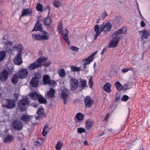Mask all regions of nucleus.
<instances>
[{
	"mask_svg": "<svg viewBox=\"0 0 150 150\" xmlns=\"http://www.w3.org/2000/svg\"><path fill=\"white\" fill-rule=\"evenodd\" d=\"M3 106L6 109H12L16 105V102L13 99L5 98L3 101Z\"/></svg>",
	"mask_w": 150,
	"mask_h": 150,
	"instance_id": "nucleus-1",
	"label": "nucleus"
},
{
	"mask_svg": "<svg viewBox=\"0 0 150 150\" xmlns=\"http://www.w3.org/2000/svg\"><path fill=\"white\" fill-rule=\"evenodd\" d=\"M29 103L28 99L26 98L24 99L20 100L18 103V108L21 112L26 110L27 106Z\"/></svg>",
	"mask_w": 150,
	"mask_h": 150,
	"instance_id": "nucleus-2",
	"label": "nucleus"
},
{
	"mask_svg": "<svg viewBox=\"0 0 150 150\" xmlns=\"http://www.w3.org/2000/svg\"><path fill=\"white\" fill-rule=\"evenodd\" d=\"M43 35L38 34H32V38L33 40L36 41H41L43 40H47L49 39V37L47 35L48 33L46 31H43L42 33Z\"/></svg>",
	"mask_w": 150,
	"mask_h": 150,
	"instance_id": "nucleus-3",
	"label": "nucleus"
},
{
	"mask_svg": "<svg viewBox=\"0 0 150 150\" xmlns=\"http://www.w3.org/2000/svg\"><path fill=\"white\" fill-rule=\"evenodd\" d=\"M42 81L43 84L44 85L48 84L50 86H55L57 84L55 81L51 80L50 77L47 74L43 76Z\"/></svg>",
	"mask_w": 150,
	"mask_h": 150,
	"instance_id": "nucleus-4",
	"label": "nucleus"
},
{
	"mask_svg": "<svg viewBox=\"0 0 150 150\" xmlns=\"http://www.w3.org/2000/svg\"><path fill=\"white\" fill-rule=\"evenodd\" d=\"M100 27L101 31H104V33L106 34L111 30L112 25L110 22H108L105 24L103 23L102 25H100Z\"/></svg>",
	"mask_w": 150,
	"mask_h": 150,
	"instance_id": "nucleus-5",
	"label": "nucleus"
},
{
	"mask_svg": "<svg viewBox=\"0 0 150 150\" xmlns=\"http://www.w3.org/2000/svg\"><path fill=\"white\" fill-rule=\"evenodd\" d=\"M70 90L71 91L76 90L79 86V81L75 78H71L70 80Z\"/></svg>",
	"mask_w": 150,
	"mask_h": 150,
	"instance_id": "nucleus-6",
	"label": "nucleus"
},
{
	"mask_svg": "<svg viewBox=\"0 0 150 150\" xmlns=\"http://www.w3.org/2000/svg\"><path fill=\"white\" fill-rule=\"evenodd\" d=\"M112 40L108 44V47L109 48L115 47L117 45L120 38V36H112Z\"/></svg>",
	"mask_w": 150,
	"mask_h": 150,
	"instance_id": "nucleus-7",
	"label": "nucleus"
},
{
	"mask_svg": "<svg viewBox=\"0 0 150 150\" xmlns=\"http://www.w3.org/2000/svg\"><path fill=\"white\" fill-rule=\"evenodd\" d=\"M12 124L14 128L18 130H22L23 127V124L20 121L18 120L14 121L13 122Z\"/></svg>",
	"mask_w": 150,
	"mask_h": 150,
	"instance_id": "nucleus-8",
	"label": "nucleus"
},
{
	"mask_svg": "<svg viewBox=\"0 0 150 150\" xmlns=\"http://www.w3.org/2000/svg\"><path fill=\"white\" fill-rule=\"evenodd\" d=\"M8 75L7 70L6 69L4 70L0 73V80L3 82L6 81L8 78Z\"/></svg>",
	"mask_w": 150,
	"mask_h": 150,
	"instance_id": "nucleus-9",
	"label": "nucleus"
},
{
	"mask_svg": "<svg viewBox=\"0 0 150 150\" xmlns=\"http://www.w3.org/2000/svg\"><path fill=\"white\" fill-rule=\"evenodd\" d=\"M68 30L67 29H65L63 31V32L62 33V39L67 45H69L70 42L68 36Z\"/></svg>",
	"mask_w": 150,
	"mask_h": 150,
	"instance_id": "nucleus-10",
	"label": "nucleus"
},
{
	"mask_svg": "<svg viewBox=\"0 0 150 150\" xmlns=\"http://www.w3.org/2000/svg\"><path fill=\"white\" fill-rule=\"evenodd\" d=\"M94 101L91 100L89 96H87L84 99V103L85 106L86 108H90L93 104Z\"/></svg>",
	"mask_w": 150,
	"mask_h": 150,
	"instance_id": "nucleus-11",
	"label": "nucleus"
},
{
	"mask_svg": "<svg viewBox=\"0 0 150 150\" xmlns=\"http://www.w3.org/2000/svg\"><path fill=\"white\" fill-rule=\"evenodd\" d=\"M28 71L27 69L23 68L19 71L18 75L21 79L25 78L28 75Z\"/></svg>",
	"mask_w": 150,
	"mask_h": 150,
	"instance_id": "nucleus-12",
	"label": "nucleus"
},
{
	"mask_svg": "<svg viewBox=\"0 0 150 150\" xmlns=\"http://www.w3.org/2000/svg\"><path fill=\"white\" fill-rule=\"evenodd\" d=\"M127 31V28L125 27H122L120 29L117 30L112 34V36H118V35L120 34H125Z\"/></svg>",
	"mask_w": 150,
	"mask_h": 150,
	"instance_id": "nucleus-13",
	"label": "nucleus"
},
{
	"mask_svg": "<svg viewBox=\"0 0 150 150\" xmlns=\"http://www.w3.org/2000/svg\"><path fill=\"white\" fill-rule=\"evenodd\" d=\"M14 62L15 64L16 65H19L21 64L23 62L21 54H18L14 59Z\"/></svg>",
	"mask_w": 150,
	"mask_h": 150,
	"instance_id": "nucleus-14",
	"label": "nucleus"
},
{
	"mask_svg": "<svg viewBox=\"0 0 150 150\" xmlns=\"http://www.w3.org/2000/svg\"><path fill=\"white\" fill-rule=\"evenodd\" d=\"M39 82L40 80L32 77L30 82V84L32 87H37L39 85Z\"/></svg>",
	"mask_w": 150,
	"mask_h": 150,
	"instance_id": "nucleus-15",
	"label": "nucleus"
},
{
	"mask_svg": "<svg viewBox=\"0 0 150 150\" xmlns=\"http://www.w3.org/2000/svg\"><path fill=\"white\" fill-rule=\"evenodd\" d=\"M30 116L28 115L23 114L20 117V119L22 122L28 124L30 121Z\"/></svg>",
	"mask_w": 150,
	"mask_h": 150,
	"instance_id": "nucleus-16",
	"label": "nucleus"
},
{
	"mask_svg": "<svg viewBox=\"0 0 150 150\" xmlns=\"http://www.w3.org/2000/svg\"><path fill=\"white\" fill-rule=\"evenodd\" d=\"M42 65V64H37L36 62L31 63L28 67L29 70H32L35 69L38 67H40Z\"/></svg>",
	"mask_w": 150,
	"mask_h": 150,
	"instance_id": "nucleus-17",
	"label": "nucleus"
},
{
	"mask_svg": "<svg viewBox=\"0 0 150 150\" xmlns=\"http://www.w3.org/2000/svg\"><path fill=\"white\" fill-rule=\"evenodd\" d=\"M38 30H39L42 33L43 32V31H44L43 30L41 24H40V22L39 21H37L34 28L32 30V31H37Z\"/></svg>",
	"mask_w": 150,
	"mask_h": 150,
	"instance_id": "nucleus-18",
	"label": "nucleus"
},
{
	"mask_svg": "<svg viewBox=\"0 0 150 150\" xmlns=\"http://www.w3.org/2000/svg\"><path fill=\"white\" fill-rule=\"evenodd\" d=\"M32 11L29 8L24 9L22 12L21 17L30 16L31 15Z\"/></svg>",
	"mask_w": 150,
	"mask_h": 150,
	"instance_id": "nucleus-19",
	"label": "nucleus"
},
{
	"mask_svg": "<svg viewBox=\"0 0 150 150\" xmlns=\"http://www.w3.org/2000/svg\"><path fill=\"white\" fill-rule=\"evenodd\" d=\"M139 34L142 36L141 39L142 40H143V37L145 39H147L149 36V33L148 31L145 30L140 31H139Z\"/></svg>",
	"mask_w": 150,
	"mask_h": 150,
	"instance_id": "nucleus-20",
	"label": "nucleus"
},
{
	"mask_svg": "<svg viewBox=\"0 0 150 150\" xmlns=\"http://www.w3.org/2000/svg\"><path fill=\"white\" fill-rule=\"evenodd\" d=\"M84 118L83 115L81 112H79L76 115L75 119L76 122H80L83 120Z\"/></svg>",
	"mask_w": 150,
	"mask_h": 150,
	"instance_id": "nucleus-21",
	"label": "nucleus"
},
{
	"mask_svg": "<svg viewBox=\"0 0 150 150\" xmlns=\"http://www.w3.org/2000/svg\"><path fill=\"white\" fill-rule=\"evenodd\" d=\"M37 113L38 115L41 116V119L43 118H45L46 116V114L43 108H39L37 111Z\"/></svg>",
	"mask_w": 150,
	"mask_h": 150,
	"instance_id": "nucleus-22",
	"label": "nucleus"
},
{
	"mask_svg": "<svg viewBox=\"0 0 150 150\" xmlns=\"http://www.w3.org/2000/svg\"><path fill=\"white\" fill-rule=\"evenodd\" d=\"M94 30L96 32L94 37V40H95L97 39L98 36L99 35L100 33L102 31H101V30H100V25L99 26L98 25H96L95 26Z\"/></svg>",
	"mask_w": 150,
	"mask_h": 150,
	"instance_id": "nucleus-23",
	"label": "nucleus"
},
{
	"mask_svg": "<svg viewBox=\"0 0 150 150\" xmlns=\"http://www.w3.org/2000/svg\"><path fill=\"white\" fill-rule=\"evenodd\" d=\"M86 84L87 81L86 80H81L79 81V86L80 88H81L80 91H81L85 88L88 87Z\"/></svg>",
	"mask_w": 150,
	"mask_h": 150,
	"instance_id": "nucleus-24",
	"label": "nucleus"
},
{
	"mask_svg": "<svg viewBox=\"0 0 150 150\" xmlns=\"http://www.w3.org/2000/svg\"><path fill=\"white\" fill-rule=\"evenodd\" d=\"M61 94L62 95V98L64 100V103L66 105L67 102V101L66 99L67 96L68 95L67 92L66 91L63 90L62 91Z\"/></svg>",
	"mask_w": 150,
	"mask_h": 150,
	"instance_id": "nucleus-25",
	"label": "nucleus"
},
{
	"mask_svg": "<svg viewBox=\"0 0 150 150\" xmlns=\"http://www.w3.org/2000/svg\"><path fill=\"white\" fill-rule=\"evenodd\" d=\"M93 122L92 120L89 119L87 120L86 122V128L87 130L90 129L93 125Z\"/></svg>",
	"mask_w": 150,
	"mask_h": 150,
	"instance_id": "nucleus-26",
	"label": "nucleus"
},
{
	"mask_svg": "<svg viewBox=\"0 0 150 150\" xmlns=\"http://www.w3.org/2000/svg\"><path fill=\"white\" fill-rule=\"evenodd\" d=\"M43 23L44 25L46 26L50 25L51 23V17L48 14V16L44 19Z\"/></svg>",
	"mask_w": 150,
	"mask_h": 150,
	"instance_id": "nucleus-27",
	"label": "nucleus"
},
{
	"mask_svg": "<svg viewBox=\"0 0 150 150\" xmlns=\"http://www.w3.org/2000/svg\"><path fill=\"white\" fill-rule=\"evenodd\" d=\"M13 139L14 138L13 136L9 134L5 137L4 142V143L7 142H11Z\"/></svg>",
	"mask_w": 150,
	"mask_h": 150,
	"instance_id": "nucleus-28",
	"label": "nucleus"
},
{
	"mask_svg": "<svg viewBox=\"0 0 150 150\" xmlns=\"http://www.w3.org/2000/svg\"><path fill=\"white\" fill-rule=\"evenodd\" d=\"M20 78L19 76H17L16 74H14L11 79L12 82L14 84H17L19 81Z\"/></svg>",
	"mask_w": 150,
	"mask_h": 150,
	"instance_id": "nucleus-29",
	"label": "nucleus"
},
{
	"mask_svg": "<svg viewBox=\"0 0 150 150\" xmlns=\"http://www.w3.org/2000/svg\"><path fill=\"white\" fill-rule=\"evenodd\" d=\"M33 77L36 79L40 80L42 78V75L41 73L38 71H36L33 74Z\"/></svg>",
	"mask_w": 150,
	"mask_h": 150,
	"instance_id": "nucleus-30",
	"label": "nucleus"
},
{
	"mask_svg": "<svg viewBox=\"0 0 150 150\" xmlns=\"http://www.w3.org/2000/svg\"><path fill=\"white\" fill-rule=\"evenodd\" d=\"M110 84L109 83H106L104 86L103 89L106 92H110L111 90L110 89Z\"/></svg>",
	"mask_w": 150,
	"mask_h": 150,
	"instance_id": "nucleus-31",
	"label": "nucleus"
},
{
	"mask_svg": "<svg viewBox=\"0 0 150 150\" xmlns=\"http://www.w3.org/2000/svg\"><path fill=\"white\" fill-rule=\"evenodd\" d=\"M49 130L48 126L47 125H45L43 128L42 132V134L43 136H45L47 134Z\"/></svg>",
	"mask_w": 150,
	"mask_h": 150,
	"instance_id": "nucleus-32",
	"label": "nucleus"
},
{
	"mask_svg": "<svg viewBox=\"0 0 150 150\" xmlns=\"http://www.w3.org/2000/svg\"><path fill=\"white\" fill-rule=\"evenodd\" d=\"M40 95L38 94L36 92H35L34 93H31L30 95V96L31 97L33 100H36L38 99L39 96Z\"/></svg>",
	"mask_w": 150,
	"mask_h": 150,
	"instance_id": "nucleus-33",
	"label": "nucleus"
},
{
	"mask_svg": "<svg viewBox=\"0 0 150 150\" xmlns=\"http://www.w3.org/2000/svg\"><path fill=\"white\" fill-rule=\"evenodd\" d=\"M22 45H15L13 47V49L16 48L18 51V54H21L23 50L21 48Z\"/></svg>",
	"mask_w": 150,
	"mask_h": 150,
	"instance_id": "nucleus-34",
	"label": "nucleus"
},
{
	"mask_svg": "<svg viewBox=\"0 0 150 150\" xmlns=\"http://www.w3.org/2000/svg\"><path fill=\"white\" fill-rule=\"evenodd\" d=\"M55 90L53 89H51L47 92V95L49 98H52L54 96Z\"/></svg>",
	"mask_w": 150,
	"mask_h": 150,
	"instance_id": "nucleus-35",
	"label": "nucleus"
},
{
	"mask_svg": "<svg viewBox=\"0 0 150 150\" xmlns=\"http://www.w3.org/2000/svg\"><path fill=\"white\" fill-rule=\"evenodd\" d=\"M39 97L38 101L40 103L45 104L46 103L47 100L42 95H40Z\"/></svg>",
	"mask_w": 150,
	"mask_h": 150,
	"instance_id": "nucleus-36",
	"label": "nucleus"
},
{
	"mask_svg": "<svg viewBox=\"0 0 150 150\" xmlns=\"http://www.w3.org/2000/svg\"><path fill=\"white\" fill-rule=\"evenodd\" d=\"M47 59V57L45 58L43 57H40L37 59L36 62L38 64H41V63L43 62L44 61H46Z\"/></svg>",
	"mask_w": 150,
	"mask_h": 150,
	"instance_id": "nucleus-37",
	"label": "nucleus"
},
{
	"mask_svg": "<svg viewBox=\"0 0 150 150\" xmlns=\"http://www.w3.org/2000/svg\"><path fill=\"white\" fill-rule=\"evenodd\" d=\"M115 85L117 89L119 91L121 90L123 88L122 86L119 81L116 82Z\"/></svg>",
	"mask_w": 150,
	"mask_h": 150,
	"instance_id": "nucleus-38",
	"label": "nucleus"
},
{
	"mask_svg": "<svg viewBox=\"0 0 150 150\" xmlns=\"http://www.w3.org/2000/svg\"><path fill=\"white\" fill-rule=\"evenodd\" d=\"M93 61V59H91L89 57L83 60V62H84V63H86L87 65H88Z\"/></svg>",
	"mask_w": 150,
	"mask_h": 150,
	"instance_id": "nucleus-39",
	"label": "nucleus"
},
{
	"mask_svg": "<svg viewBox=\"0 0 150 150\" xmlns=\"http://www.w3.org/2000/svg\"><path fill=\"white\" fill-rule=\"evenodd\" d=\"M6 52L4 50L0 51V62L5 57Z\"/></svg>",
	"mask_w": 150,
	"mask_h": 150,
	"instance_id": "nucleus-40",
	"label": "nucleus"
},
{
	"mask_svg": "<svg viewBox=\"0 0 150 150\" xmlns=\"http://www.w3.org/2000/svg\"><path fill=\"white\" fill-rule=\"evenodd\" d=\"M70 67L71 70L72 71H79L81 70L79 67H76L74 66H71Z\"/></svg>",
	"mask_w": 150,
	"mask_h": 150,
	"instance_id": "nucleus-41",
	"label": "nucleus"
},
{
	"mask_svg": "<svg viewBox=\"0 0 150 150\" xmlns=\"http://www.w3.org/2000/svg\"><path fill=\"white\" fill-rule=\"evenodd\" d=\"M37 10L38 11H42V6L40 3H38L36 5Z\"/></svg>",
	"mask_w": 150,
	"mask_h": 150,
	"instance_id": "nucleus-42",
	"label": "nucleus"
},
{
	"mask_svg": "<svg viewBox=\"0 0 150 150\" xmlns=\"http://www.w3.org/2000/svg\"><path fill=\"white\" fill-rule=\"evenodd\" d=\"M66 74V72L64 69H61L60 70L59 75L61 77H63Z\"/></svg>",
	"mask_w": 150,
	"mask_h": 150,
	"instance_id": "nucleus-43",
	"label": "nucleus"
},
{
	"mask_svg": "<svg viewBox=\"0 0 150 150\" xmlns=\"http://www.w3.org/2000/svg\"><path fill=\"white\" fill-rule=\"evenodd\" d=\"M63 28V25L62 23H60L58 26L57 28V30L59 33H62Z\"/></svg>",
	"mask_w": 150,
	"mask_h": 150,
	"instance_id": "nucleus-44",
	"label": "nucleus"
},
{
	"mask_svg": "<svg viewBox=\"0 0 150 150\" xmlns=\"http://www.w3.org/2000/svg\"><path fill=\"white\" fill-rule=\"evenodd\" d=\"M61 5V3L57 0H55L53 3V5L57 8L59 7Z\"/></svg>",
	"mask_w": 150,
	"mask_h": 150,
	"instance_id": "nucleus-45",
	"label": "nucleus"
},
{
	"mask_svg": "<svg viewBox=\"0 0 150 150\" xmlns=\"http://www.w3.org/2000/svg\"><path fill=\"white\" fill-rule=\"evenodd\" d=\"M62 146L61 145V143L60 142H58L57 144L56 145V149L57 150H59L61 149Z\"/></svg>",
	"mask_w": 150,
	"mask_h": 150,
	"instance_id": "nucleus-46",
	"label": "nucleus"
},
{
	"mask_svg": "<svg viewBox=\"0 0 150 150\" xmlns=\"http://www.w3.org/2000/svg\"><path fill=\"white\" fill-rule=\"evenodd\" d=\"M92 77L91 76L90 78L89 79V81H88L89 86V87L91 88H92L93 86V82L92 81Z\"/></svg>",
	"mask_w": 150,
	"mask_h": 150,
	"instance_id": "nucleus-47",
	"label": "nucleus"
},
{
	"mask_svg": "<svg viewBox=\"0 0 150 150\" xmlns=\"http://www.w3.org/2000/svg\"><path fill=\"white\" fill-rule=\"evenodd\" d=\"M129 99V97L126 95H124L121 99V100L123 101H126Z\"/></svg>",
	"mask_w": 150,
	"mask_h": 150,
	"instance_id": "nucleus-48",
	"label": "nucleus"
},
{
	"mask_svg": "<svg viewBox=\"0 0 150 150\" xmlns=\"http://www.w3.org/2000/svg\"><path fill=\"white\" fill-rule=\"evenodd\" d=\"M77 132L79 133L84 132H85V129L82 127H80L78 129Z\"/></svg>",
	"mask_w": 150,
	"mask_h": 150,
	"instance_id": "nucleus-49",
	"label": "nucleus"
},
{
	"mask_svg": "<svg viewBox=\"0 0 150 150\" xmlns=\"http://www.w3.org/2000/svg\"><path fill=\"white\" fill-rule=\"evenodd\" d=\"M70 49L76 52L78 51L79 50V48H78L74 46H71L70 47Z\"/></svg>",
	"mask_w": 150,
	"mask_h": 150,
	"instance_id": "nucleus-50",
	"label": "nucleus"
},
{
	"mask_svg": "<svg viewBox=\"0 0 150 150\" xmlns=\"http://www.w3.org/2000/svg\"><path fill=\"white\" fill-rule=\"evenodd\" d=\"M108 16V14L106 11H104V13H103L101 16L103 20L105 19V17H106Z\"/></svg>",
	"mask_w": 150,
	"mask_h": 150,
	"instance_id": "nucleus-51",
	"label": "nucleus"
},
{
	"mask_svg": "<svg viewBox=\"0 0 150 150\" xmlns=\"http://www.w3.org/2000/svg\"><path fill=\"white\" fill-rule=\"evenodd\" d=\"M97 52L98 51H96L93 52L91 54V55L89 56V57L91 59H93V60L94 59V57L97 53Z\"/></svg>",
	"mask_w": 150,
	"mask_h": 150,
	"instance_id": "nucleus-52",
	"label": "nucleus"
},
{
	"mask_svg": "<svg viewBox=\"0 0 150 150\" xmlns=\"http://www.w3.org/2000/svg\"><path fill=\"white\" fill-rule=\"evenodd\" d=\"M13 96L14 98H15V100L16 101V100H18L19 97L18 94V93H15L13 94Z\"/></svg>",
	"mask_w": 150,
	"mask_h": 150,
	"instance_id": "nucleus-53",
	"label": "nucleus"
},
{
	"mask_svg": "<svg viewBox=\"0 0 150 150\" xmlns=\"http://www.w3.org/2000/svg\"><path fill=\"white\" fill-rule=\"evenodd\" d=\"M51 64V63L50 62H48L46 63H44L43 65L45 67H47L49 66Z\"/></svg>",
	"mask_w": 150,
	"mask_h": 150,
	"instance_id": "nucleus-54",
	"label": "nucleus"
},
{
	"mask_svg": "<svg viewBox=\"0 0 150 150\" xmlns=\"http://www.w3.org/2000/svg\"><path fill=\"white\" fill-rule=\"evenodd\" d=\"M7 71H8V72L10 74H11L13 73V69L12 68H10L9 67H8L7 68Z\"/></svg>",
	"mask_w": 150,
	"mask_h": 150,
	"instance_id": "nucleus-55",
	"label": "nucleus"
},
{
	"mask_svg": "<svg viewBox=\"0 0 150 150\" xmlns=\"http://www.w3.org/2000/svg\"><path fill=\"white\" fill-rule=\"evenodd\" d=\"M129 70V69H128L127 68H125L122 69V72L126 73Z\"/></svg>",
	"mask_w": 150,
	"mask_h": 150,
	"instance_id": "nucleus-56",
	"label": "nucleus"
},
{
	"mask_svg": "<svg viewBox=\"0 0 150 150\" xmlns=\"http://www.w3.org/2000/svg\"><path fill=\"white\" fill-rule=\"evenodd\" d=\"M34 145L35 146H40V143L38 141H36L34 142Z\"/></svg>",
	"mask_w": 150,
	"mask_h": 150,
	"instance_id": "nucleus-57",
	"label": "nucleus"
},
{
	"mask_svg": "<svg viewBox=\"0 0 150 150\" xmlns=\"http://www.w3.org/2000/svg\"><path fill=\"white\" fill-rule=\"evenodd\" d=\"M141 25L142 27H144L145 25V22L143 21H141Z\"/></svg>",
	"mask_w": 150,
	"mask_h": 150,
	"instance_id": "nucleus-58",
	"label": "nucleus"
},
{
	"mask_svg": "<svg viewBox=\"0 0 150 150\" xmlns=\"http://www.w3.org/2000/svg\"><path fill=\"white\" fill-rule=\"evenodd\" d=\"M48 9L49 10L48 14H49V15L50 14V6L49 5H47V6L46 7V8H45V9Z\"/></svg>",
	"mask_w": 150,
	"mask_h": 150,
	"instance_id": "nucleus-59",
	"label": "nucleus"
},
{
	"mask_svg": "<svg viewBox=\"0 0 150 150\" xmlns=\"http://www.w3.org/2000/svg\"><path fill=\"white\" fill-rule=\"evenodd\" d=\"M120 97L119 96L115 97L114 101H115V102L118 101L119 100H120Z\"/></svg>",
	"mask_w": 150,
	"mask_h": 150,
	"instance_id": "nucleus-60",
	"label": "nucleus"
},
{
	"mask_svg": "<svg viewBox=\"0 0 150 150\" xmlns=\"http://www.w3.org/2000/svg\"><path fill=\"white\" fill-rule=\"evenodd\" d=\"M86 65H87V64H86V63L83 64V71H84L86 69Z\"/></svg>",
	"mask_w": 150,
	"mask_h": 150,
	"instance_id": "nucleus-61",
	"label": "nucleus"
},
{
	"mask_svg": "<svg viewBox=\"0 0 150 150\" xmlns=\"http://www.w3.org/2000/svg\"><path fill=\"white\" fill-rule=\"evenodd\" d=\"M105 134V132H102L101 133H100L98 134V136H102L103 135Z\"/></svg>",
	"mask_w": 150,
	"mask_h": 150,
	"instance_id": "nucleus-62",
	"label": "nucleus"
},
{
	"mask_svg": "<svg viewBox=\"0 0 150 150\" xmlns=\"http://www.w3.org/2000/svg\"><path fill=\"white\" fill-rule=\"evenodd\" d=\"M109 115V113L106 115L105 116V117L104 118V120H107V119L108 118Z\"/></svg>",
	"mask_w": 150,
	"mask_h": 150,
	"instance_id": "nucleus-63",
	"label": "nucleus"
},
{
	"mask_svg": "<svg viewBox=\"0 0 150 150\" xmlns=\"http://www.w3.org/2000/svg\"><path fill=\"white\" fill-rule=\"evenodd\" d=\"M83 144L85 146H87L88 145V143L86 140H85L83 142Z\"/></svg>",
	"mask_w": 150,
	"mask_h": 150,
	"instance_id": "nucleus-64",
	"label": "nucleus"
}]
</instances>
